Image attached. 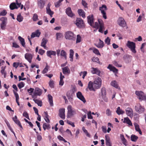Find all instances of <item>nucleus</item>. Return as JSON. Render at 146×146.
Listing matches in <instances>:
<instances>
[{
  "instance_id": "1",
  "label": "nucleus",
  "mask_w": 146,
  "mask_h": 146,
  "mask_svg": "<svg viewBox=\"0 0 146 146\" xmlns=\"http://www.w3.org/2000/svg\"><path fill=\"white\" fill-rule=\"evenodd\" d=\"M67 109L68 111L67 117L68 118H70L76 114L75 110L73 108L71 105H68L67 107Z\"/></svg>"
},
{
  "instance_id": "2",
  "label": "nucleus",
  "mask_w": 146,
  "mask_h": 146,
  "mask_svg": "<svg viewBox=\"0 0 146 146\" xmlns=\"http://www.w3.org/2000/svg\"><path fill=\"white\" fill-rule=\"evenodd\" d=\"M65 37L66 39L69 40H75L76 39V36L70 31H68L66 33Z\"/></svg>"
},
{
  "instance_id": "3",
  "label": "nucleus",
  "mask_w": 146,
  "mask_h": 146,
  "mask_svg": "<svg viewBox=\"0 0 146 146\" xmlns=\"http://www.w3.org/2000/svg\"><path fill=\"white\" fill-rule=\"evenodd\" d=\"M135 94L137 96L138 98L141 101L142 100L146 101V96L145 94L142 91H136Z\"/></svg>"
},
{
  "instance_id": "4",
  "label": "nucleus",
  "mask_w": 146,
  "mask_h": 146,
  "mask_svg": "<svg viewBox=\"0 0 146 146\" xmlns=\"http://www.w3.org/2000/svg\"><path fill=\"white\" fill-rule=\"evenodd\" d=\"M117 24L119 26L124 28L127 27L128 28L126 23L124 19L122 17H119L117 20Z\"/></svg>"
},
{
  "instance_id": "5",
  "label": "nucleus",
  "mask_w": 146,
  "mask_h": 146,
  "mask_svg": "<svg viewBox=\"0 0 146 146\" xmlns=\"http://www.w3.org/2000/svg\"><path fill=\"white\" fill-rule=\"evenodd\" d=\"M93 86L95 89H98L100 88L101 86L102 80L99 77L96 78L93 83Z\"/></svg>"
},
{
  "instance_id": "6",
  "label": "nucleus",
  "mask_w": 146,
  "mask_h": 146,
  "mask_svg": "<svg viewBox=\"0 0 146 146\" xmlns=\"http://www.w3.org/2000/svg\"><path fill=\"white\" fill-rule=\"evenodd\" d=\"M126 46L129 48L131 51L134 53H135L136 51L135 50V43L133 42L128 41L126 44Z\"/></svg>"
},
{
  "instance_id": "7",
  "label": "nucleus",
  "mask_w": 146,
  "mask_h": 146,
  "mask_svg": "<svg viewBox=\"0 0 146 146\" xmlns=\"http://www.w3.org/2000/svg\"><path fill=\"white\" fill-rule=\"evenodd\" d=\"M135 111L139 113H143L144 111V108L142 107L139 103L137 104L135 106Z\"/></svg>"
},
{
  "instance_id": "8",
  "label": "nucleus",
  "mask_w": 146,
  "mask_h": 146,
  "mask_svg": "<svg viewBox=\"0 0 146 146\" xmlns=\"http://www.w3.org/2000/svg\"><path fill=\"white\" fill-rule=\"evenodd\" d=\"M100 10L101 11V13L103 15V17L105 19H107L105 11L107 10V7L105 5H103L101 7H100Z\"/></svg>"
},
{
  "instance_id": "9",
  "label": "nucleus",
  "mask_w": 146,
  "mask_h": 146,
  "mask_svg": "<svg viewBox=\"0 0 146 146\" xmlns=\"http://www.w3.org/2000/svg\"><path fill=\"white\" fill-rule=\"evenodd\" d=\"M125 111L126 115L130 117L131 118H132L133 116V111L132 109L130 107L127 108L125 110Z\"/></svg>"
},
{
  "instance_id": "10",
  "label": "nucleus",
  "mask_w": 146,
  "mask_h": 146,
  "mask_svg": "<svg viewBox=\"0 0 146 146\" xmlns=\"http://www.w3.org/2000/svg\"><path fill=\"white\" fill-rule=\"evenodd\" d=\"M75 24L78 27L80 28L84 26L83 21L80 18L77 19Z\"/></svg>"
},
{
  "instance_id": "11",
  "label": "nucleus",
  "mask_w": 146,
  "mask_h": 146,
  "mask_svg": "<svg viewBox=\"0 0 146 146\" xmlns=\"http://www.w3.org/2000/svg\"><path fill=\"white\" fill-rule=\"evenodd\" d=\"M65 109L64 108L60 109L59 110V116L62 119H65Z\"/></svg>"
},
{
  "instance_id": "12",
  "label": "nucleus",
  "mask_w": 146,
  "mask_h": 146,
  "mask_svg": "<svg viewBox=\"0 0 146 146\" xmlns=\"http://www.w3.org/2000/svg\"><path fill=\"white\" fill-rule=\"evenodd\" d=\"M42 94V91L41 89L38 88H36L35 89L34 94L33 96V98H35V95L40 96Z\"/></svg>"
},
{
  "instance_id": "13",
  "label": "nucleus",
  "mask_w": 146,
  "mask_h": 146,
  "mask_svg": "<svg viewBox=\"0 0 146 146\" xmlns=\"http://www.w3.org/2000/svg\"><path fill=\"white\" fill-rule=\"evenodd\" d=\"M76 96L77 97L81 100L84 103L86 102L85 98L82 95L81 92H78L76 94Z\"/></svg>"
},
{
  "instance_id": "14",
  "label": "nucleus",
  "mask_w": 146,
  "mask_h": 146,
  "mask_svg": "<svg viewBox=\"0 0 146 146\" xmlns=\"http://www.w3.org/2000/svg\"><path fill=\"white\" fill-rule=\"evenodd\" d=\"M88 22L89 25L91 26H92L94 23V18L93 15H90L87 17Z\"/></svg>"
},
{
  "instance_id": "15",
  "label": "nucleus",
  "mask_w": 146,
  "mask_h": 146,
  "mask_svg": "<svg viewBox=\"0 0 146 146\" xmlns=\"http://www.w3.org/2000/svg\"><path fill=\"white\" fill-rule=\"evenodd\" d=\"M66 13L68 16L70 17H72L74 15L72 13L70 7H68L66 9Z\"/></svg>"
},
{
  "instance_id": "16",
  "label": "nucleus",
  "mask_w": 146,
  "mask_h": 146,
  "mask_svg": "<svg viewBox=\"0 0 146 146\" xmlns=\"http://www.w3.org/2000/svg\"><path fill=\"white\" fill-rule=\"evenodd\" d=\"M25 58L30 63L31 62L32 59L33 58V56L31 54L29 53L26 54H25Z\"/></svg>"
},
{
  "instance_id": "17",
  "label": "nucleus",
  "mask_w": 146,
  "mask_h": 146,
  "mask_svg": "<svg viewBox=\"0 0 146 146\" xmlns=\"http://www.w3.org/2000/svg\"><path fill=\"white\" fill-rule=\"evenodd\" d=\"M40 34V32L38 30H37L35 32L32 33L31 35V38H34L35 37H38Z\"/></svg>"
},
{
  "instance_id": "18",
  "label": "nucleus",
  "mask_w": 146,
  "mask_h": 146,
  "mask_svg": "<svg viewBox=\"0 0 146 146\" xmlns=\"http://www.w3.org/2000/svg\"><path fill=\"white\" fill-rule=\"evenodd\" d=\"M94 44L96 46L99 48H102L104 46V42L100 39H99V42L97 44Z\"/></svg>"
},
{
  "instance_id": "19",
  "label": "nucleus",
  "mask_w": 146,
  "mask_h": 146,
  "mask_svg": "<svg viewBox=\"0 0 146 146\" xmlns=\"http://www.w3.org/2000/svg\"><path fill=\"white\" fill-rule=\"evenodd\" d=\"M110 85L116 88L120 89V87L119 86L115 80H114L112 81L110 83Z\"/></svg>"
},
{
  "instance_id": "20",
  "label": "nucleus",
  "mask_w": 146,
  "mask_h": 146,
  "mask_svg": "<svg viewBox=\"0 0 146 146\" xmlns=\"http://www.w3.org/2000/svg\"><path fill=\"white\" fill-rule=\"evenodd\" d=\"M45 3L43 0H38V5L40 9L43 8L44 5Z\"/></svg>"
},
{
  "instance_id": "21",
  "label": "nucleus",
  "mask_w": 146,
  "mask_h": 146,
  "mask_svg": "<svg viewBox=\"0 0 146 146\" xmlns=\"http://www.w3.org/2000/svg\"><path fill=\"white\" fill-rule=\"evenodd\" d=\"M107 68L111 71H112L114 72H117L118 71V70L116 69L115 67L109 64Z\"/></svg>"
},
{
  "instance_id": "22",
  "label": "nucleus",
  "mask_w": 146,
  "mask_h": 146,
  "mask_svg": "<svg viewBox=\"0 0 146 146\" xmlns=\"http://www.w3.org/2000/svg\"><path fill=\"white\" fill-rule=\"evenodd\" d=\"M13 119L14 122L18 125L20 127L22 128V126L20 121L17 119V117L15 115L14 117H13Z\"/></svg>"
},
{
  "instance_id": "23",
  "label": "nucleus",
  "mask_w": 146,
  "mask_h": 146,
  "mask_svg": "<svg viewBox=\"0 0 146 146\" xmlns=\"http://www.w3.org/2000/svg\"><path fill=\"white\" fill-rule=\"evenodd\" d=\"M105 138L106 140V145L108 146H112L110 141V138L107 135H106Z\"/></svg>"
},
{
  "instance_id": "24",
  "label": "nucleus",
  "mask_w": 146,
  "mask_h": 146,
  "mask_svg": "<svg viewBox=\"0 0 146 146\" xmlns=\"http://www.w3.org/2000/svg\"><path fill=\"white\" fill-rule=\"evenodd\" d=\"M134 124L136 131H137L139 132V133L140 135H142V132L139 128V125L136 123H135Z\"/></svg>"
},
{
  "instance_id": "25",
  "label": "nucleus",
  "mask_w": 146,
  "mask_h": 146,
  "mask_svg": "<svg viewBox=\"0 0 146 146\" xmlns=\"http://www.w3.org/2000/svg\"><path fill=\"white\" fill-rule=\"evenodd\" d=\"M48 42V40L46 38H43L42 40L41 46L43 47L44 49L46 48V44Z\"/></svg>"
},
{
  "instance_id": "26",
  "label": "nucleus",
  "mask_w": 146,
  "mask_h": 146,
  "mask_svg": "<svg viewBox=\"0 0 146 146\" xmlns=\"http://www.w3.org/2000/svg\"><path fill=\"white\" fill-rule=\"evenodd\" d=\"M47 55L48 56L51 58V55L55 56L56 54V52L55 51L52 50H48L46 52Z\"/></svg>"
},
{
  "instance_id": "27",
  "label": "nucleus",
  "mask_w": 146,
  "mask_h": 146,
  "mask_svg": "<svg viewBox=\"0 0 146 146\" xmlns=\"http://www.w3.org/2000/svg\"><path fill=\"white\" fill-rule=\"evenodd\" d=\"M93 84L91 81L89 82L88 84V88L90 91H95V89L93 86Z\"/></svg>"
},
{
  "instance_id": "28",
  "label": "nucleus",
  "mask_w": 146,
  "mask_h": 146,
  "mask_svg": "<svg viewBox=\"0 0 146 146\" xmlns=\"http://www.w3.org/2000/svg\"><path fill=\"white\" fill-rule=\"evenodd\" d=\"M78 13L79 15L83 18H85V13L82 9H79L78 10Z\"/></svg>"
},
{
  "instance_id": "29",
  "label": "nucleus",
  "mask_w": 146,
  "mask_h": 146,
  "mask_svg": "<svg viewBox=\"0 0 146 146\" xmlns=\"http://www.w3.org/2000/svg\"><path fill=\"white\" fill-rule=\"evenodd\" d=\"M89 50H92L93 52L97 55H101L98 50L95 48H89Z\"/></svg>"
},
{
  "instance_id": "30",
  "label": "nucleus",
  "mask_w": 146,
  "mask_h": 146,
  "mask_svg": "<svg viewBox=\"0 0 146 146\" xmlns=\"http://www.w3.org/2000/svg\"><path fill=\"white\" fill-rule=\"evenodd\" d=\"M64 78V76L62 75L61 72L60 73V81L59 82V85L62 86L64 83V81L63 80V79Z\"/></svg>"
},
{
  "instance_id": "31",
  "label": "nucleus",
  "mask_w": 146,
  "mask_h": 146,
  "mask_svg": "<svg viewBox=\"0 0 146 146\" xmlns=\"http://www.w3.org/2000/svg\"><path fill=\"white\" fill-rule=\"evenodd\" d=\"M123 122L127 123L129 125H132L131 121L127 117L124 118Z\"/></svg>"
},
{
  "instance_id": "32",
  "label": "nucleus",
  "mask_w": 146,
  "mask_h": 146,
  "mask_svg": "<svg viewBox=\"0 0 146 146\" xmlns=\"http://www.w3.org/2000/svg\"><path fill=\"white\" fill-rule=\"evenodd\" d=\"M62 70H63V73L64 74H66L67 73L69 74L70 73V70L67 66H66L65 67L62 68Z\"/></svg>"
},
{
  "instance_id": "33",
  "label": "nucleus",
  "mask_w": 146,
  "mask_h": 146,
  "mask_svg": "<svg viewBox=\"0 0 146 146\" xmlns=\"http://www.w3.org/2000/svg\"><path fill=\"white\" fill-rule=\"evenodd\" d=\"M48 102H49L50 105L51 106H53V104L52 96L51 95L48 94Z\"/></svg>"
},
{
  "instance_id": "34",
  "label": "nucleus",
  "mask_w": 146,
  "mask_h": 146,
  "mask_svg": "<svg viewBox=\"0 0 146 146\" xmlns=\"http://www.w3.org/2000/svg\"><path fill=\"white\" fill-rule=\"evenodd\" d=\"M116 112L119 115L123 114L125 113V111L121 109L119 107H118L117 108Z\"/></svg>"
},
{
  "instance_id": "35",
  "label": "nucleus",
  "mask_w": 146,
  "mask_h": 146,
  "mask_svg": "<svg viewBox=\"0 0 146 146\" xmlns=\"http://www.w3.org/2000/svg\"><path fill=\"white\" fill-rule=\"evenodd\" d=\"M18 39L21 42V44L24 47L25 46V40L24 38H22L21 36H19L18 37Z\"/></svg>"
},
{
  "instance_id": "36",
  "label": "nucleus",
  "mask_w": 146,
  "mask_h": 146,
  "mask_svg": "<svg viewBox=\"0 0 146 146\" xmlns=\"http://www.w3.org/2000/svg\"><path fill=\"white\" fill-rule=\"evenodd\" d=\"M44 119L45 121L48 123H49L50 122V120L48 118L49 116L47 112V111H44Z\"/></svg>"
},
{
  "instance_id": "37",
  "label": "nucleus",
  "mask_w": 146,
  "mask_h": 146,
  "mask_svg": "<svg viewBox=\"0 0 146 146\" xmlns=\"http://www.w3.org/2000/svg\"><path fill=\"white\" fill-rule=\"evenodd\" d=\"M70 56L69 58H70V60L71 61H73V57L74 54V51L72 49H70Z\"/></svg>"
},
{
  "instance_id": "38",
  "label": "nucleus",
  "mask_w": 146,
  "mask_h": 146,
  "mask_svg": "<svg viewBox=\"0 0 146 146\" xmlns=\"http://www.w3.org/2000/svg\"><path fill=\"white\" fill-rule=\"evenodd\" d=\"M10 8L11 10H13L14 9H17L18 7L17 6L16 4L15 3H11L10 5Z\"/></svg>"
},
{
  "instance_id": "39",
  "label": "nucleus",
  "mask_w": 146,
  "mask_h": 146,
  "mask_svg": "<svg viewBox=\"0 0 146 146\" xmlns=\"http://www.w3.org/2000/svg\"><path fill=\"white\" fill-rule=\"evenodd\" d=\"M120 137L123 144L124 145H125L127 143V141L124 138V135H123L121 134H120Z\"/></svg>"
},
{
  "instance_id": "40",
  "label": "nucleus",
  "mask_w": 146,
  "mask_h": 146,
  "mask_svg": "<svg viewBox=\"0 0 146 146\" xmlns=\"http://www.w3.org/2000/svg\"><path fill=\"white\" fill-rule=\"evenodd\" d=\"M92 69L91 72L93 74H99L100 73V71L97 68H92Z\"/></svg>"
},
{
  "instance_id": "41",
  "label": "nucleus",
  "mask_w": 146,
  "mask_h": 146,
  "mask_svg": "<svg viewBox=\"0 0 146 146\" xmlns=\"http://www.w3.org/2000/svg\"><path fill=\"white\" fill-rule=\"evenodd\" d=\"M0 20L1 21V23L3 24H6L7 21V18L5 17H3L0 19Z\"/></svg>"
},
{
  "instance_id": "42",
  "label": "nucleus",
  "mask_w": 146,
  "mask_h": 146,
  "mask_svg": "<svg viewBox=\"0 0 146 146\" xmlns=\"http://www.w3.org/2000/svg\"><path fill=\"white\" fill-rule=\"evenodd\" d=\"M33 100L35 102V103L37 104L38 106H40V107L42 106V102L41 100H38V99H33Z\"/></svg>"
},
{
  "instance_id": "43",
  "label": "nucleus",
  "mask_w": 146,
  "mask_h": 146,
  "mask_svg": "<svg viewBox=\"0 0 146 146\" xmlns=\"http://www.w3.org/2000/svg\"><path fill=\"white\" fill-rule=\"evenodd\" d=\"M46 9L47 13L51 17H52V15L54 14L53 12L51 11L50 8H48L46 7Z\"/></svg>"
},
{
  "instance_id": "44",
  "label": "nucleus",
  "mask_w": 146,
  "mask_h": 146,
  "mask_svg": "<svg viewBox=\"0 0 146 146\" xmlns=\"http://www.w3.org/2000/svg\"><path fill=\"white\" fill-rule=\"evenodd\" d=\"M43 127L44 129L45 130L46 129H49L50 128V125L47 124L46 123H44L43 125Z\"/></svg>"
},
{
  "instance_id": "45",
  "label": "nucleus",
  "mask_w": 146,
  "mask_h": 146,
  "mask_svg": "<svg viewBox=\"0 0 146 146\" xmlns=\"http://www.w3.org/2000/svg\"><path fill=\"white\" fill-rule=\"evenodd\" d=\"M60 55L61 56L63 57L65 59H66V54L65 51L64 50H62L61 51Z\"/></svg>"
},
{
  "instance_id": "46",
  "label": "nucleus",
  "mask_w": 146,
  "mask_h": 146,
  "mask_svg": "<svg viewBox=\"0 0 146 146\" xmlns=\"http://www.w3.org/2000/svg\"><path fill=\"white\" fill-rule=\"evenodd\" d=\"M5 66L4 67L2 66L1 67V73L3 75L4 77V78H5L6 77V72L5 71Z\"/></svg>"
},
{
  "instance_id": "47",
  "label": "nucleus",
  "mask_w": 146,
  "mask_h": 146,
  "mask_svg": "<svg viewBox=\"0 0 146 146\" xmlns=\"http://www.w3.org/2000/svg\"><path fill=\"white\" fill-rule=\"evenodd\" d=\"M131 140L132 141L135 142L138 139V137L135 135H132L131 136Z\"/></svg>"
},
{
  "instance_id": "48",
  "label": "nucleus",
  "mask_w": 146,
  "mask_h": 146,
  "mask_svg": "<svg viewBox=\"0 0 146 146\" xmlns=\"http://www.w3.org/2000/svg\"><path fill=\"white\" fill-rule=\"evenodd\" d=\"M100 99H102L104 102H107L108 101V99L106 97V95H100Z\"/></svg>"
},
{
  "instance_id": "49",
  "label": "nucleus",
  "mask_w": 146,
  "mask_h": 146,
  "mask_svg": "<svg viewBox=\"0 0 146 146\" xmlns=\"http://www.w3.org/2000/svg\"><path fill=\"white\" fill-rule=\"evenodd\" d=\"M132 58V56L130 55H124L123 57V58L125 60H127L128 59H129L130 61H131Z\"/></svg>"
},
{
  "instance_id": "50",
  "label": "nucleus",
  "mask_w": 146,
  "mask_h": 146,
  "mask_svg": "<svg viewBox=\"0 0 146 146\" xmlns=\"http://www.w3.org/2000/svg\"><path fill=\"white\" fill-rule=\"evenodd\" d=\"M64 0H59L57 2L54 3L55 7H58L61 5V2Z\"/></svg>"
},
{
  "instance_id": "51",
  "label": "nucleus",
  "mask_w": 146,
  "mask_h": 146,
  "mask_svg": "<svg viewBox=\"0 0 146 146\" xmlns=\"http://www.w3.org/2000/svg\"><path fill=\"white\" fill-rule=\"evenodd\" d=\"M82 130H83L84 132L85 133L86 136L88 137H90V134L88 133L87 131L85 129L84 127L83 126L82 127Z\"/></svg>"
},
{
  "instance_id": "52",
  "label": "nucleus",
  "mask_w": 146,
  "mask_h": 146,
  "mask_svg": "<svg viewBox=\"0 0 146 146\" xmlns=\"http://www.w3.org/2000/svg\"><path fill=\"white\" fill-rule=\"evenodd\" d=\"M17 19L19 22H20L23 21V17L21 14H19L17 15Z\"/></svg>"
},
{
  "instance_id": "53",
  "label": "nucleus",
  "mask_w": 146,
  "mask_h": 146,
  "mask_svg": "<svg viewBox=\"0 0 146 146\" xmlns=\"http://www.w3.org/2000/svg\"><path fill=\"white\" fill-rule=\"evenodd\" d=\"M49 68V66L47 65L45 67L42 71V73L43 74H44L47 73L48 71Z\"/></svg>"
},
{
  "instance_id": "54",
  "label": "nucleus",
  "mask_w": 146,
  "mask_h": 146,
  "mask_svg": "<svg viewBox=\"0 0 146 146\" xmlns=\"http://www.w3.org/2000/svg\"><path fill=\"white\" fill-rule=\"evenodd\" d=\"M56 38L57 40L59 39L62 36V35L61 33H57L56 34Z\"/></svg>"
},
{
  "instance_id": "55",
  "label": "nucleus",
  "mask_w": 146,
  "mask_h": 146,
  "mask_svg": "<svg viewBox=\"0 0 146 146\" xmlns=\"http://www.w3.org/2000/svg\"><path fill=\"white\" fill-rule=\"evenodd\" d=\"M25 84L23 82H21L18 84V86L19 89L24 87Z\"/></svg>"
},
{
  "instance_id": "56",
  "label": "nucleus",
  "mask_w": 146,
  "mask_h": 146,
  "mask_svg": "<svg viewBox=\"0 0 146 146\" xmlns=\"http://www.w3.org/2000/svg\"><path fill=\"white\" fill-rule=\"evenodd\" d=\"M106 90L105 88H102L101 89V94L100 95H106Z\"/></svg>"
},
{
  "instance_id": "57",
  "label": "nucleus",
  "mask_w": 146,
  "mask_h": 146,
  "mask_svg": "<svg viewBox=\"0 0 146 146\" xmlns=\"http://www.w3.org/2000/svg\"><path fill=\"white\" fill-rule=\"evenodd\" d=\"M81 37L79 35H77V36L76 43H78L81 42Z\"/></svg>"
},
{
  "instance_id": "58",
  "label": "nucleus",
  "mask_w": 146,
  "mask_h": 146,
  "mask_svg": "<svg viewBox=\"0 0 146 146\" xmlns=\"http://www.w3.org/2000/svg\"><path fill=\"white\" fill-rule=\"evenodd\" d=\"M33 21H37L38 19V15L36 14H34L33 17Z\"/></svg>"
},
{
  "instance_id": "59",
  "label": "nucleus",
  "mask_w": 146,
  "mask_h": 146,
  "mask_svg": "<svg viewBox=\"0 0 146 146\" xmlns=\"http://www.w3.org/2000/svg\"><path fill=\"white\" fill-rule=\"evenodd\" d=\"M110 39L108 37H107V38L105 40V43L107 44L108 45L110 44Z\"/></svg>"
},
{
  "instance_id": "60",
  "label": "nucleus",
  "mask_w": 146,
  "mask_h": 146,
  "mask_svg": "<svg viewBox=\"0 0 146 146\" xmlns=\"http://www.w3.org/2000/svg\"><path fill=\"white\" fill-rule=\"evenodd\" d=\"M23 115V116L25 117L28 119H29L28 113L26 111H24Z\"/></svg>"
},
{
  "instance_id": "61",
  "label": "nucleus",
  "mask_w": 146,
  "mask_h": 146,
  "mask_svg": "<svg viewBox=\"0 0 146 146\" xmlns=\"http://www.w3.org/2000/svg\"><path fill=\"white\" fill-rule=\"evenodd\" d=\"M113 64L116 67H121L122 66V65H121L118 64L116 61H114L113 62Z\"/></svg>"
},
{
  "instance_id": "62",
  "label": "nucleus",
  "mask_w": 146,
  "mask_h": 146,
  "mask_svg": "<svg viewBox=\"0 0 146 146\" xmlns=\"http://www.w3.org/2000/svg\"><path fill=\"white\" fill-rule=\"evenodd\" d=\"M82 4L85 8H87L88 7V4L85 1L82 0Z\"/></svg>"
},
{
  "instance_id": "63",
  "label": "nucleus",
  "mask_w": 146,
  "mask_h": 146,
  "mask_svg": "<svg viewBox=\"0 0 146 146\" xmlns=\"http://www.w3.org/2000/svg\"><path fill=\"white\" fill-rule=\"evenodd\" d=\"M93 28H96L97 29H98L99 28V25L98 23L97 22H95V25H94V24H92V26H91Z\"/></svg>"
},
{
  "instance_id": "64",
  "label": "nucleus",
  "mask_w": 146,
  "mask_h": 146,
  "mask_svg": "<svg viewBox=\"0 0 146 146\" xmlns=\"http://www.w3.org/2000/svg\"><path fill=\"white\" fill-rule=\"evenodd\" d=\"M106 113L108 116H110L111 115V111L109 109H107L106 111Z\"/></svg>"
}]
</instances>
